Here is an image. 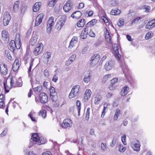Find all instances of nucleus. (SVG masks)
Returning <instances> with one entry per match:
<instances>
[{
    "label": "nucleus",
    "instance_id": "nucleus-15",
    "mask_svg": "<svg viewBox=\"0 0 155 155\" xmlns=\"http://www.w3.org/2000/svg\"><path fill=\"white\" fill-rule=\"evenodd\" d=\"M91 71H88L84 76L83 80L86 83H88L90 81L91 78Z\"/></svg>",
    "mask_w": 155,
    "mask_h": 155
},
{
    "label": "nucleus",
    "instance_id": "nucleus-22",
    "mask_svg": "<svg viewBox=\"0 0 155 155\" xmlns=\"http://www.w3.org/2000/svg\"><path fill=\"white\" fill-rule=\"evenodd\" d=\"M20 66L19 60L18 59H16L13 64L12 69L14 71L16 72Z\"/></svg>",
    "mask_w": 155,
    "mask_h": 155
},
{
    "label": "nucleus",
    "instance_id": "nucleus-8",
    "mask_svg": "<svg viewBox=\"0 0 155 155\" xmlns=\"http://www.w3.org/2000/svg\"><path fill=\"white\" fill-rule=\"evenodd\" d=\"M54 17L51 16L48 19L47 26V31L48 34L51 33L52 26L54 24Z\"/></svg>",
    "mask_w": 155,
    "mask_h": 155
},
{
    "label": "nucleus",
    "instance_id": "nucleus-11",
    "mask_svg": "<svg viewBox=\"0 0 155 155\" xmlns=\"http://www.w3.org/2000/svg\"><path fill=\"white\" fill-rule=\"evenodd\" d=\"M72 5L73 4L71 1L70 0L68 1L63 7V9L64 12H69L71 9Z\"/></svg>",
    "mask_w": 155,
    "mask_h": 155
},
{
    "label": "nucleus",
    "instance_id": "nucleus-19",
    "mask_svg": "<svg viewBox=\"0 0 155 155\" xmlns=\"http://www.w3.org/2000/svg\"><path fill=\"white\" fill-rule=\"evenodd\" d=\"M0 72L3 75H6L7 73L8 70L5 64H0Z\"/></svg>",
    "mask_w": 155,
    "mask_h": 155
},
{
    "label": "nucleus",
    "instance_id": "nucleus-29",
    "mask_svg": "<svg viewBox=\"0 0 155 155\" xmlns=\"http://www.w3.org/2000/svg\"><path fill=\"white\" fill-rule=\"evenodd\" d=\"M41 5V3L38 2L36 3L33 7V11L34 12H37L38 11L40 8V6Z\"/></svg>",
    "mask_w": 155,
    "mask_h": 155
},
{
    "label": "nucleus",
    "instance_id": "nucleus-18",
    "mask_svg": "<svg viewBox=\"0 0 155 155\" xmlns=\"http://www.w3.org/2000/svg\"><path fill=\"white\" fill-rule=\"evenodd\" d=\"M89 29V28L85 27L84 29L81 32V38L84 39L86 38L87 37V34L88 33V31Z\"/></svg>",
    "mask_w": 155,
    "mask_h": 155
},
{
    "label": "nucleus",
    "instance_id": "nucleus-6",
    "mask_svg": "<svg viewBox=\"0 0 155 155\" xmlns=\"http://www.w3.org/2000/svg\"><path fill=\"white\" fill-rule=\"evenodd\" d=\"M80 87V86L79 85L74 86L69 95V97L72 98L77 96L78 94Z\"/></svg>",
    "mask_w": 155,
    "mask_h": 155
},
{
    "label": "nucleus",
    "instance_id": "nucleus-53",
    "mask_svg": "<svg viewBox=\"0 0 155 155\" xmlns=\"http://www.w3.org/2000/svg\"><path fill=\"white\" fill-rule=\"evenodd\" d=\"M5 53L6 56L8 58V59L11 60L12 58L9 51L8 50L5 51Z\"/></svg>",
    "mask_w": 155,
    "mask_h": 155
},
{
    "label": "nucleus",
    "instance_id": "nucleus-4",
    "mask_svg": "<svg viewBox=\"0 0 155 155\" xmlns=\"http://www.w3.org/2000/svg\"><path fill=\"white\" fill-rule=\"evenodd\" d=\"M39 100L36 97L35 98V101L36 102L38 103L40 101L41 103L43 104H45L47 103L48 101V97L47 95L44 93H41L38 97Z\"/></svg>",
    "mask_w": 155,
    "mask_h": 155
},
{
    "label": "nucleus",
    "instance_id": "nucleus-45",
    "mask_svg": "<svg viewBox=\"0 0 155 155\" xmlns=\"http://www.w3.org/2000/svg\"><path fill=\"white\" fill-rule=\"evenodd\" d=\"M49 91L50 96L52 95H54V93H57L55 91V88L53 87H50L49 89Z\"/></svg>",
    "mask_w": 155,
    "mask_h": 155
},
{
    "label": "nucleus",
    "instance_id": "nucleus-20",
    "mask_svg": "<svg viewBox=\"0 0 155 155\" xmlns=\"http://www.w3.org/2000/svg\"><path fill=\"white\" fill-rule=\"evenodd\" d=\"M43 48L41 45H39L38 47H36L34 50V54L35 55H38L41 53L43 50Z\"/></svg>",
    "mask_w": 155,
    "mask_h": 155
},
{
    "label": "nucleus",
    "instance_id": "nucleus-49",
    "mask_svg": "<svg viewBox=\"0 0 155 155\" xmlns=\"http://www.w3.org/2000/svg\"><path fill=\"white\" fill-rule=\"evenodd\" d=\"M89 29H90V31L88 33V35L91 37H95V33L91 29L89 28Z\"/></svg>",
    "mask_w": 155,
    "mask_h": 155
},
{
    "label": "nucleus",
    "instance_id": "nucleus-35",
    "mask_svg": "<svg viewBox=\"0 0 155 155\" xmlns=\"http://www.w3.org/2000/svg\"><path fill=\"white\" fill-rule=\"evenodd\" d=\"M153 35V33L151 31L148 32L145 36V38L146 40H148L151 38Z\"/></svg>",
    "mask_w": 155,
    "mask_h": 155
},
{
    "label": "nucleus",
    "instance_id": "nucleus-1",
    "mask_svg": "<svg viewBox=\"0 0 155 155\" xmlns=\"http://www.w3.org/2000/svg\"><path fill=\"white\" fill-rule=\"evenodd\" d=\"M113 50L114 51V55L116 59L120 63L124 73H125L128 70V68L124 63V61L121 59L120 55L118 53V48L117 44L113 45L112 46Z\"/></svg>",
    "mask_w": 155,
    "mask_h": 155
},
{
    "label": "nucleus",
    "instance_id": "nucleus-64",
    "mask_svg": "<svg viewBox=\"0 0 155 155\" xmlns=\"http://www.w3.org/2000/svg\"><path fill=\"white\" fill-rule=\"evenodd\" d=\"M149 23L150 22V24L152 27H154L155 26V19H153L150 21L148 22Z\"/></svg>",
    "mask_w": 155,
    "mask_h": 155
},
{
    "label": "nucleus",
    "instance_id": "nucleus-47",
    "mask_svg": "<svg viewBox=\"0 0 155 155\" xmlns=\"http://www.w3.org/2000/svg\"><path fill=\"white\" fill-rule=\"evenodd\" d=\"M57 0H52L49 2L48 5L49 7H53L55 5Z\"/></svg>",
    "mask_w": 155,
    "mask_h": 155
},
{
    "label": "nucleus",
    "instance_id": "nucleus-14",
    "mask_svg": "<svg viewBox=\"0 0 155 155\" xmlns=\"http://www.w3.org/2000/svg\"><path fill=\"white\" fill-rule=\"evenodd\" d=\"M51 53L50 52H47L44 54V56L42 58L43 62L47 64L49 60L51 58Z\"/></svg>",
    "mask_w": 155,
    "mask_h": 155
},
{
    "label": "nucleus",
    "instance_id": "nucleus-59",
    "mask_svg": "<svg viewBox=\"0 0 155 155\" xmlns=\"http://www.w3.org/2000/svg\"><path fill=\"white\" fill-rule=\"evenodd\" d=\"M113 94L112 92H108L107 93L106 95V97L107 99L110 98L113 96Z\"/></svg>",
    "mask_w": 155,
    "mask_h": 155
},
{
    "label": "nucleus",
    "instance_id": "nucleus-54",
    "mask_svg": "<svg viewBox=\"0 0 155 155\" xmlns=\"http://www.w3.org/2000/svg\"><path fill=\"white\" fill-rule=\"evenodd\" d=\"M124 23V20L123 18H121L119 19V21L118 22L117 24L119 26H121Z\"/></svg>",
    "mask_w": 155,
    "mask_h": 155
},
{
    "label": "nucleus",
    "instance_id": "nucleus-43",
    "mask_svg": "<svg viewBox=\"0 0 155 155\" xmlns=\"http://www.w3.org/2000/svg\"><path fill=\"white\" fill-rule=\"evenodd\" d=\"M31 62L30 63V66L28 69V72L29 75H30V72H31V68L33 65L34 59H31Z\"/></svg>",
    "mask_w": 155,
    "mask_h": 155
},
{
    "label": "nucleus",
    "instance_id": "nucleus-48",
    "mask_svg": "<svg viewBox=\"0 0 155 155\" xmlns=\"http://www.w3.org/2000/svg\"><path fill=\"white\" fill-rule=\"evenodd\" d=\"M42 87L41 86H37L36 87H34L33 89L35 91L39 92L41 91Z\"/></svg>",
    "mask_w": 155,
    "mask_h": 155
},
{
    "label": "nucleus",
    "instance_id": "nucleus-58",
    "mask_svg": "<svg viewBox=\"0 0 155 155\" xmlns=\"http://www.w3.org/2000/svg\"><path fill=\"white\" fill-rule=\"evenodd\" d=\"M101 149L105 151L106 150V145L105 143H102L101 144Z\"/></svg>",
    "mask_w": 155,
    "mask_h": 155
},
{
    "label": "nucleus",
    "instance_id": "nucleus-25",
    "mask_svg": "<svg viewBox=\"0 0 155 155\" xmlns=\"http://www.w3.org/2000/svg\"><path fill=\"white\" fill-rule=\"evenodd\" d=\"M105 35L106 41L109 43H111V41L110 33L108 29L107 28L106 29V31L105 32Z\"/></svg>",
    "mask_w": 155,
    "mask_h": 155
},
{
    "label": "nucleus",
    "instance_id": "nucleus-57",
    "mask_svg": "<svg viewBox=\"0 0 155 155\" xmlns=\"http://www.w3.org/2000/svg\"><path fill=\"white\" fill-rule=\"evenodd\" d=\"M116 140L117 139H115L114 138H113L112 142L110 144V147H113L115 145L116 143Z\"/></svg>",
    "mask_w": 155,
    "mask_h": 155
},
{
    "label": "nucleus",
    "instance_id": "nucleus-23",
    "mask_svg": "<svg viewBox=\"0 0 155 155\" xmlns=\"http://www.w3.org/2000/svg\"><path fill=\"white\" fill-rule=\"evenodd\" d=\"M91 93V91L90 89L86 90L84 95V100L87 101L90 98Z\"/></svg>",
    "mask_w": 155,
    "mask_h": 155
},
{
    "label": "nucleus",
    "instance_id": "nucleus-33",
    "mask_svg": "<svg viewBox=\"0 0 155 155\" xmlns=\"http://www.w3.org/2000/svg\"><path fill=\"white\" fill-rule=\"evenodd\" d=\"M16 41L14 40H12L10 42L9 46L11 50L14 51L15 48Z\"/></svg>",
    "mask_w": 155,
    "mask_h": 155
},
{
    "label": "nucleus",
    "instance_id": "nucleus-24",
    "mask_svg": "<svg viewBox=\"0 0 155 155\" xmlns=\"http://www.w3.org/2000/svg\"><path fill=\"white\" fill-rule=\"evenodd\" d=\"M20 3V2L19 1H17L15 2L13 8V11L14 12H17L18 11Z\"/></svg>",
    "mask_w": 155,
    "mask_h": 155
},
{
    "label": "nucleus",
    "instance_id": "nucleus-26",
    "mask_svg": "<svg viewBox=\"0 0 155 155\" xmlns=\"http://www.w3.org/2000/svg\"><path fill=\"white\" fill-rule=\"evenodd\" d=\"M81 12L79 11H77L74 12L71 15V17L73 18H78L81 16Z\"/></svg>",
    "mask_w": 155,
    "mask_h": 155
},
{
    "label": "nucleus",
    "instance_id": "nucleus-27",
    "mask_svg": "<svg viewBox=\"0 0 155 155\" xmlns=\"http://www.w3.org/2000/svg\"><path fill=\"white\" fill-rule=\"evenodd\" d=\"M38 37L35 35H33L30 40V44L32 46H33L37 42Z\"/></svg>",
    "mask_w": 155,
    "mask_h": 155
},
{
    "label": "nucleus",
    "instance_id": "nucleus-10",
    "mask_svg": "<svg viewBox=\"0 0 155 155\" xmlns=\"http://www.w3.org/2000/svg\"><path fill=\"white\" fill-rule=\"evenodd\" d=\"M11 18V17L9 13L7 12H5L4 15L3 20V23L4 25L7 26L8 25Z\"/></svg>",
    "mask_w": 155,
    "mask_h": 155
},
{
    "label": "nucleus",
    "instance_id": "nucleus-21",
    "mask_svg": "<svg viewBox=\"0 0 155 155\" xmlns=\"http://www.w3.org/2000/svg\"><path fill=\"white\" fill-rule=\"evenodd\" d=\"M2 38L5 42L9 41L8 33L5 30H3L2 31Z\"/></svg>",
    "mask_w": 155,
    "mask_h": 155
},
{
    "label": "nucleus",
    "instance_id": "nucleus-28",
    "mask_svg": "<svg viewBox=\"0 0 155 155\" xmlns=\"http://www.w3.org/2000/svg\"><path fill=\"white\" fill-rule=\"evenodd\" d=\"M31 139L33 141L37 143L40 140V138L37 133H35L32 134L31 136Z\"/></svg>",
    "mask_w": 155,
    "mask_h": 155
},
{
    "label": "nucleus",
    "instance_id": "nucleus-42",
    "mask_svg": "<svg viewBox=\"0 0 155 155\" xmlns=\"http://www.w3.org/2000/svg\"><path fill=\"white\" fill-rule=\"evenodd\" d=\"M50 97L53 101L56 102L58 100L57 93H54V95H51Z\"/></svg>",
    "mask_w": 155,
    "mask_h": 155
},
{
    "label": "nucleus",
    "instance_id": "nucleus-5",
    "mask_svg": "<svg viewBox=\"0 0 155 155\" xmlns=\"http://www.w3.org/2000/svg\"><path fill=\"white\" fill-rule=\"evenodd\" d=\"M100 60V55L97 54H95L91 58L89 63L90 67H94L98 63Z\"/></svg>",
    "mask_w": 155,
    "mask_h": 155
},
{
    "label": "nucleus",
    "instance_id": "nucleus-38",
    "mask_svg": "<svg viewBox=\"0 0 155 155\" xmlns=\"http://www.w3.org/2000/svg\"><path fill=\"white\" fill-rule=\"evenodd\" d=\"M102 99V97L100 96H98L95 97L94 104H98L101 101Z\"/></svg>",
    "mask_w": 155,
    "mask_h": 155
},
{
    "label": "nucleus",
    "instance_id": "nucleus-44",
    "mask_svg": "<svg viewBox=\"0 0 155 155\" xmlns=\"http://www.w3.org/2000/svg\"><path fill=\"white\" fill-rule=\"evenodd\" d=\"M39 115L43 118H45L46 116V112L45 110H41L39 113Z\"/></svg>",
    "mask_w": 155,
    "mask_h": 155
},
{
    "label": "nucleus",
    "instance_id": "nucleus-16",
    "mask_svg": "<svg viewBox=\"0 0 155 155\" xmlns=\"http://www.w3.org/2000/svg\"><path fill=\"white\" fill-rule=\"evenodd\" d=\"M114 61L112 60H110L107 62L104 68L106 70L109 71L110 70L114 65Z\"/></svg>",
    "mask_w": 155,
    "mask_h": 155
},
{
    "label": "nucleus",
    "instance_id": "nucleus-63",
    "mask_svg": "<svg viewBox=\"0 0 155 155\" xmlns=\"http://www.w3.org/2000/svg\"><path fill=\"white\" fill-rule=\"evenodd\" d=\"M88 47L87 46H85L82 50V54H85L88 49Z\"/></svg>",
    "mask_w": 155,
    "mask_h": 155
},
{
    "label": "nucleus",
    "instance_id": "nucleus-37",
    "mask_svg": "<svg viewBox=\"0 0 155 155\" xmlns=\"http://www.w3.org/2000/svg\"><path fill=\"white\" fill-rule=\"evenodd\" d=\"M141 9L144 10L146 12H148L150 9V6L144 5L142 6L141 7Z\"/></svg>",
    "mask_w": 155,
    "mask_h": 155
},
{
    "label": "nucleus",
    "instance_id": "nucleus-17",
    "mask_svg": "<svg viewBox=\"0 0 155 155\" xmlns=\"http://www.w3.org/2000/svg\"><path fill=\"white\" fill-rule=\"evenodd\" d=\"M78 38L77 37H74L72 38L70 42V44L68 46L69 49H71L75 46L77 43Z\"/></svg>",
    "mask_w": 155,
    "mask_h": 155
},
{
    "label": "nucleus",
    "instance_id": "nucleus-50",
    "mask_svg": "<svg viewBox=\"0 0 155 155\" xmlns=\"http://www.w3.org/2000/svg\"><path fill=\"white\" fill-rule=\"evenodd\" d=\"M126 136L125 135H124L121 137V140L123 143L125 145L127 144V143L126 141Z\"/></svg>",
    "mask_w": 155,
    "mask_h": 155
},
{
    "label": "nucleus",
    "instance_id": "nucleus-62",
    "mask_svg": "<svg viewBox=\"0 0 155 155\" xmlns=\"http://www.w3.org/2000/svg\"><path fill=\"white\" fill-rule=\"evenodd\" d=\"M109 88L110 90L113 91L115 90L116 87L114 85L110 84L109 86Z\"/></svg>",
    "mask_w": 155,
    "mask_h": 155
},
{
    "label": "nucleus",
    "instance_id": "nucleus-2",
    "mask_svg": "<svg viewBox=\"0 0 155 155\" xmlns=\"http://www.w3.org/2000/svg\"><path fill=\"white\" fill-rule=\"evenodd\" d=\"M21 80L19 78L17 80L15 77H13L11 78L10 83V87H20L22 85Z\"/></svg>",
    "mask_w": 155,
    "mask_h": 155
},
{
    "label": "nucleus",
    "instance_id": "nucleus-34",
    "mask_svg": "<svg viewBox=\"0 0 155 155\" xmlns=\"http://www.w3.org/2000/svg\"><path fill=\"white\" fill-rule=\"evenodd\" d=\"M97 22V20L95 19H93L88 22L86 25V26L88 28H90L89 26L94 25Z\"/></svg>",
    "mask_w": 155,
    "mask_h": 155
},
{
    "label": "nucleus",
    "instance_id": "nucleus-12",
    "mask_svg": "<svg viewBox=\"0 0 155 155\" xmlns=\"http://www.w3.org/2000/svg\"><path fill=\"white\" fill-rule=\"evenodd\" d=\"M15 41V48H16L17 49H19L21 47V39L20 34L18 33H17L16 34Z\"/></svg>",
    "mask_w": 155,
    "mask_h": 155
},
{
    "label": "nucleus",
    "instance_id": "nucleus-31",
    "mask_svg": "<svg viewBox=\"0 0 155 155\" xmlns=\"http://www.w3.org/2000/svg\"><path fill=\"white\" fill-rule=\"evenodd\" d=\"M129 90V88L127 87H124L121 91L120 92V94L122 96H124L127 94L128 91Z\"/></svg>",
    "mask_w": 155,
    "mask_h": 155
},
{
    "label": "nucleus",
    "instance_id": "nucleus-7",
    "mask_svg": "<svg viewBox=\"0 0 155 155\" xmlns=\"http://www.w3.org/2000/svg\"><path fill=\"white\" fill-rule=\"evenodd\" d=\"M140 144L137 140H134L130 143V147L134 151L139 152L140 150Z\"/></svg>",
    "mask_w": 155,
    "mask_h": 155
},
{
    "label": "nucleus",
    "instance_id": "nucleus-13",
    "mask_svg": "<svg viewBox=\"0 0 155 155\" xmlns=\"http://www.w3.org/2000/svg\"><path fill=\"white\" fill-rule=\"evenodd\" d=\"M44 17V15L42 13H41L38 15L36 19L35 26H38L41 24Z\"/></svg>",
    "mask_w": 155,
    "mask_h": 155
},
{
    "label": "nucleus",
    "instance_id": "nucleus-36",
    "mask_svg": "<svg viewBox=\"0 0 155 155\" xmlns=\"http://www.w3.org/2000/svg\"><path fill=\"white\" fill-rule=\"evenodd\" d=\"M120 114V110L119 109H117L114 115V120H117L118 118V116Z\"/></svg>",
    "mask_w": 155,
    "mask_h": 155
},
{
    "label": "nucleus",
    "instance_id": "nucleus-55",
    "mask_svg": "<svg viewBox=\"0 0 155 155\" xmlns=\"http://www.w3.org/2000/svg\"><path fill=\"white\" fill-rule=\"evenodd\" d=\"M44 76L46 78H48L49 76V73L48 70L45 69L44 71Z\"/></svg>",
    "mask_w": 155,
    "mask_h": 155
},
{
    "label": "nucleus",
    "instance_id": "nucleus-39",
    "mask_svg": "<svg viewBox=\"0 0 155 155\" xmlns=\"http://www.w3.org/2000/svg\"><path fill=\"white\" fill-rule=\"evenodd\" d=\"M109 105V104H108L107 103H105L104 104V108H103V111L102 112V114L101 115V117L102 118H103L105 113V110L106 109L108 105Z\"/></svg>",
    "mask_w": 155,
    "mask_h": 155
},
{
    "label": "nucleus",
    "instance_id": "nucleus-51",
    "mask_svg": "<svg viewBox=\"0 0 155 155\" xmlns=\"http://www.w3.org/2000/svg\"><path fill=\"white\" fill-rule=\"evenodd\" d=\"M90 109V108H88L87 109L86 114V119L87 120H88L89 118Z\"/></svg>",
    "mask_w": 155,
    "mask_h": 155
},
{
    "label": "nucleus",
    "instance_id": "nucleus-40",
    "mask_svg": "<svg viewBox=\"0 0 155 155\" xmlns=\"http://www.w3.org/2000/svg\"><path fill=\"white\" fill-rule=\"evenodd\" d=\"M118 149L119 151L122 153L124 152L126 150V148L121 144L119 145Z\"/></svg>",
    "mask_w": 155,
    "mask_h": 155
},
{
    "label": "nucleus",
    "instance_id": "nucleus-41",
    "mask_svg": "<svg viewBox=\"0 0 155 155\" xmlns=\"http://www.w3.org/2000/svg\"><path fill=\"white\" fill-rule=\"evenodd\" d=\"M76 105L77 107V110L78 112V115L80 114L81 110V103L80 101L78 100L76 102Z\"/></svg>",
    "mask_w": 155,
    "mask_h": 155
},
{
    "label": "nucleus",
    "instance_id": "nucleus-46",
    "mask_svg": "<svg viewBox=\"0 0 155 155\" xmlns=\"http://www.w3.org/2000/svg\"><path fill=\"white\" fill-rule=\"evenodd\" d=\"M111 75L110 74H107L105 75L103 78L102 80V82L103 83H105L106 81L110 77Z\"/></svg>",
    "mask_w": 155,
    "mask_h": 155
},
{
    "label": "nucleus",
    "instance_id": "nucleus-9",
    "mask_svg": "<svg viewBox=\"0 0 155 155\" xmlns=\"http://www.w3.org/2000/svg\"><path fill=\"white\" fill-rule=\"evenodd\" d=\"M72 120L69 119H65L61 124V127L64 129L71 127L72 126Z\"/></svg>",
    "mask_w": 155,
    "mask_h": 155
},
{
    "label": "nucleus",
    "instance_id": "nucleus-61",
    "mask_svg": "<svg viewBox=\"0 0 155 155\" xmlns=\"http://www.w3.org/2000/svg\"><path fill=\"white\" fill-rule=\"evenodd\" d=\"M58 80V74H55L53 77L52 79V81L54 82H56V81Z\"/></svg>",
    "mask_w": 155,
    "mask_h": 155
},
{
    "label": "nucleus",
    "instance_id": "nucleus-32",
    "mask_svg": "<svg viewBox=\"0 0 155 155\" xmlns=\"http://www.w3.org/2000/svg\"><path fill=\"white\" fill-rule=\"evenodd\" d=\"M120 13V11L117 8H115L112 9L110 12V14L113 15H119Z\"/></svg>",
    "mask_w": 155,
    "mask_h": 155
},
{
    "label": "nucleus",
    "instance_id": "nucleus-30",
    "mask_svg": "<svg viewBox=\"0 0 155 155\" xmlns=\"http://www.w3.org/2000/svg\"><path fill=\"white\" fill-rule=\"evenodd\" d=\"M85 24V19H81L79 20L77 23V26L79 28L84 26Z\"/></svg>",
    "mask_w": 155,
    "mask_h": 155
},
{
    "label": "nucleus",
    "instance_id": "nucleus-52",
    "mask_svg": "<svg viewBox=\"0 0 155 155\" xmlns=\"http://www.w3.org/2000/svg\"><path fill=\"white\" fill-rule=\"evenodd\" d=\"M76 55L75 54H73L69 58V60L70 61L72 62L75 60L76 58Z\"/></svg>",
    "mask_w": 155,
    "mask_h": 155
},
{
    "label": "nucleus",
    "instance_id": "nucleus-60",
    "mask_svg": "<svg viewBox=\"0 0 155 155\" xmlns=\"http://www.w3.org/2000/svg\"><path fill=\"white\" fill-rule=\"evenodd\" d=\"M141 18L140 17H138L134 19L132 21L131 25H133L134 23H135L136 22H137Z\"/></svg>",
    "mask_w": 155,
    "mask_h": 155
},
{
    "label": "nucleus",
    "instance_id": "nucleus-56",
    "mask_svg": "<svg viewBox=\"0 0 155 155\" xmlns=\"http://www.w3.org/2000/svg\"><path fill=\"white\" fill-rule=\"evenodd\" d=\"M118 78H114L110 81V83L114 85L117 82Z\"/></svg>",
    "mask_w": 155,
    "mask_h": 155
},
{
    "label": "nucleus",
    "instance_id": "nucleus-3",
    "mask_svg": "<svg viewBox=\"0 0 155 155\" xmlns=\"http://www.w3.org/2000/svg\"><path fill=\"white\" fill-rule=\"evenodd\" d=\"M66 20V16L65 15H62L61 17L59 18L58 21L56 24L55 26L56 29L58 30H60L64 25Z\"/></svg>",
    "mask_w": 155,
    "mask_h": 155
}]
</instances>
